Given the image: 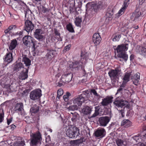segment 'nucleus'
I'll use <instances>...</instances> for the list:
<instances>
[{
  "label": "nucleus",
  "mask_w": 146,
  "mask_h": 146,
  "mask_svg": "<svg viewBox=\"0 0 146 146\" xmlns=\"http://www.w3.org/2000/svg\"><path fill=\"white\" fill-rule=\"evenodd\" d=\"M128 102L123 99L118 100L117 98H116L115 100L113 102V104L117 107L122 108L125 106Z\"/></svg>",
  "instance_id": "nucleus-11"
},
{
  "label": "nucleus",
  "mask_w": 146,
  "mask_h": 146,
  "mask_svg": "<svg viewBox=\"0 0 146 146\" xmlns=\"http://www.w3.org/2000/svg\"><path fill=\"white\" fill-rule=\"evenodd\" d=\"M10 31L13 29H15L16 28V26L15 25H11L8 28Z\"/></svg>",
  "instance_id": "nucleus-51"
},
{
  "label": "nucleus",
  "mask_w": 146,
  "mask_h": 146,
  "mask_svg": "<svg viewBox=\"0 0 146 146\" xmlns=\"http://www.w3.org/2000/svg\"><path fill=\"white\" fill-rule=\"evenodd\" d=\"M25 25L24 29L28 32V34L29 33L31 32L34 28V24L29 20H27L25 21Z\"/></svg>",
  "instance_id": "nucleus-8"
},
{
  "label": "nucleus",
  "mask_w": 146,
  "mask_h": 146,
  "mask_svg": "<svg viewBox=\"0 0 146 146\" xmlns=\"http://www.w3.org/2000/svg\"><path fill=\"white\" fill-rule=\"evenodd\" d=\"M56 53L55 51L52 50H48V52L46 55V58L50 60L54 56Z\"/></svg>",
  "instance_id": "nucleus-17"
},
{
  "label": "nucleus",
  "mask_w": 146,
  "mask_h": 146,
  "mask_svg": "<svg viewBox=\"0 0 146 146\" xmlns=\"http://www.w3.org/2000/svg\"><path fill=\"white\" fill-rule=\"evenodd\" d=\"M23 43L27 47H32L33 51L35 50L36 41L30 36H26L23 37Z\"/></svg>",
  "instance_id": "nucleus-3"
},
{
  "label": "nucleus",
  "mask_w": 146,
  "mask_h": 146,
  "mask_svg": "<svg viewBox=\"0 0 146 146\" xmlns=\"http://www.w3.org/2000/svg\"><path fill=\"white\" fill-rule=\"evenodd\" d=\"M95 112L91 116V117H94L98 115L99 113V111L100 109V107L96 106L95 108Z\"/></svg>",
  "instance_id": "nucleus-34"
},
{
  "label": "nucleus",
  "mask_w": 146,
  "mask_h": 146,
  "mask_svg": "<svg viewBox=\"0 0 146 146\" xmlns=\"http://www.w3.org/2000/svg\"><path fill=\"white\" fill-rule=\"evenodd\" d=\"M140 8H136L135 10L133 13L135 14V18L134 20H135L138 17H139L141 14V13L139 12Z\"/></svg>",
  "instance_id": "nucleus-29"
},
{
  "label": "nucleus",
  "mask_w": 146,
  "mask_h": 146,
  "mask_svg": "<svg viewBox=\"0 0 146 146\" xmlns=\"http://www.w3.org/2000/svg\"><path fill=\"white\" fill-rule=\"evenodd\" d=\"M91 111V109L88 106L86 107L82 110V112L86 115H88L90 113Z\"/></svg>",
  "instance_id": "nucleus-27"
},
{
  "label": "nucleus",
  "mask_w": 146,
  "mask_h": 146,
  "mask_svg": "<svg viewBox=\"0 0 146 146\" xmlns=\"http://www.w3.org/2000/svg\"><path fill=\"white\" fill-rule=\"evenodd\" d=\"M22 61L24 62L26 66H28V68H24L22 71L19 76L20 79L22 80H25L28 77V68L29 66L31 64V61L29 58H28L26 55L22 54Z\"/></svg>",
  "instance_id": "nucleus-1"
},
{
  "label": "nucleus",
  "mask_w": 146,
  "mask_h": 146,
  "mask_svg": "<svg viewBox=\"0 0 146 146\" xmlns=\"http://www.w3.org/2000/svg\"><path fill=\"white\" fill-rule=\"evenodd\" d=\"M94 134L96 138L99 139L100 137V129H98L96 131Z\"/></svg>",
  "instance_id": "nucleus-38"
},
{
  "label": "nucleus",
  "mask_w": 146,
  "mask_h": 146,
  "mask_svg": "<svg viewBox=\"0 0 146 146\" xmlns=\"http://www.w3.org/2000/svg\"><path fill=\"white\" fill-rule=\"evenodd\" d=\"M121 35L119 34H117V35H115L113 38V41H119L120 38L121 37Z\"/></svg>",
  "instance_id": "nucleus-40"
},
{
  "label": "nucleus",
  "mask_w": 146,
  "mask_h": 146,
  "mask_svg": "<svg viewBox=\"0 0 146 146\" xmlns=\"http://www.w3.org/2000/svg\"><path fill=\"white\" fill-rule=\"evenodd\" d=\"M38 106L36 104H35L31 108L30 112L31 114H32L33 113H36L38 111Z\"/></svg>",
  "instance_id": "nucleus-24"
},
{
  "label": "nucleus",
  "mask_w": 146,
  "mask_h": 146,
  "mask_svg": "<svg viewBox=\"0 0 146 146\" xmlns=\"http://www.w3.org/2000/svg\"><path fill=\"white\" fill-rule=\"evenodd\" d=\"M134 58V55L133 54L131 55L130 57V59L131 61H132Z\"/></svg>",
  "instance_id": "nucleus-53"
},
{
  "label": "nucleus",
  "mask_w": 146,
  "mask_h": 146,
  "mask_svg": "<svg viewBox=\"0 0 146 146\" xmlns=\"http://www.w3.org/2000/svg\"><path fill=\"white\" fill-rule=\"evenodd\" d=\"M67 29L70 32H74V30L72 27V25L71 24L69 23L66 26Z\"/></svg>",
  "instance_id": "nucleus-36"
},
{
  "label": "nucleus",
  "mask_w": 146,
  "mask_h": 146,
  "mask_svg": "<svg viewBox=\"0 0 146 146\" xmlns=\"http://www.w3.org/2000/svg\"><path fill=\"white\" fill-rule=\"evenodd\" d=\"M34 33V36L36 38L39 40H42L43 36L42 35V31L41 29H36Z\"/></svg>",
  "instance_id": "nucleus-13"
},
{
  "label": "nucleus",
  "mask_w": 146,
  "mask_h": 146,
  "mask_svg": "<svg viewBox=\"0 0 146 146\" xmlns=\"http://www.w3.org/2000/svg\"><path fill=\"white\" fill-rule=\"evenodd\" d=\"M116 143L118 146H122L123 144V142L121 139H117L116 140Z\"/></svg>",
  "instance_id": "nucleus-42"
},
{
  "label": "nucleus",
  "mask_w": 146,
  "mask_h": 146,
  "mask_svg": "<svg viewBox=\"0 0 146 146\" xmlns=\"http://www.w3.org/2000/svg\"><path fill=\"white\" fill-rule=\"evenodd\" d=\"M125 8L123 7H122L119 11L118 12V14L119 15H122L123 13V12L124 11V10L125 9Z\"/></svg>",
  "instance_id": "nucleus-48"
},
{
  "label": "nucleus",
  "mask_w": 146,
  "mask_h": 146,
  "mask_svg": "<svg viewBox=\"0 0 146 146\" xmlns=\"http://www.w3.org/2000/svg\"><path fill=\"white\" fill-rule=\"evenodd\" d=\"M131 75V73L130 72L126 73L123 78V80L127 82L129 81V78Z\"/></svg>",
  "instance_id": "nucleus-32"
},
{
  "label": "nucleus",
  "mask_w": 146,
  "mask_h": 146,
  "mask_svg": "<svg viewBox=\"0 0 146 146\" xmlns=\"http://www.w3.org/2000/svg\"><path fill=\"white\" fill-rule=\"evenodd\" d=\"M17 44V41L16 40H13L9 45V48L10 50H12L16 47Z\"/></svg>",
  "instance_id": "nucleus-26"
},
{
  "label": "nucleus",
  "mask_w": 146,
  "mask_h": 146,
  "mask_svg": "<svg viewBox=\"0 0 146 146\" xmlns=\"http://www.w3.org/2000/svg\"><path fill=\"white\" fill-rule=\"evenodd\" d=\"M60 82H58V86H59V87H61V86L63 84L62 83H60Z\"/></svg>",
  "instance_id": "nucleus-64"
},
{
  "label": "nucleus",
  "mask_w": 146,
  "mask_h": 146,
  "mask_svg": "<svg viewBox=\"0 0 146 146\" xmlns=\"http://www.w3.org/2000/svg\"><path fill=\"white\" fill-rule=\"evenodd\" d=\"M9 31L10 30L8 28L7 29L5 30V33H7L9 32Z\"/></svg>",
  "instance_id": "nucleus-63"
},
{
  "label": "nucleus",
  "mask_w": 146,
  "mask_h": 146,
  "mask_svg": "<svg viewBox=\"0 0 146 146\" xmlns=\"http://www.w3.org/2000/svg\"><path fill=\"white\" fill-rule=\"evenodd\" d=\"M4 114L2 113L0 114V123L2 122L4 119Z\"/></svg>",
  "instance_id": "nucleus-50"
},
{
  "label": "nucleus",
  "mask_w": 146,
  "mask_h": 146,
  "mask_svg": "<svg viewBox=\"0 0 146 146\" xmlns=\"http://www.w3.org/2000/svg\"><path fill=\"white\" fill-rule=\"evenodd\" d=\"M128 44L127 43L118 45L115 50L118 54L121 52L125 53V51H127L128 49Z\"/></svg>",
  "instance_id": "nucleus-10"
},
{
  "label": "nucleus",
  "mask_w": 146,
  "mask_h": 146,
  "mask_svg": "<svg viewBox=\"0 0 146 146\" xmlns=\"http://www.w3.org/2000/svg\"><path fill=\"white\" fill-rule=\"evenodd\" d=\"M72 74L71 73H66L62 76L61 80L64 83H68L72 80Z\"/></svg>",
  "instance_id": "nucleus-9"
},
{
  "label": "nucleus",
  "mask_w": 146,
  "mask_h": 146,
  "mask_svg": "<svg viewBox=\"0 0 146 146\" xmlns=\"http://www.w3.org/2000/svg\"><path fill=\"white\" fill-rule=\"evenodd\" d=\"M78 108V106L77 105L74 104L70 106L68 108L69 110L74 111L77 110Z\"/></svg>",
  "instance_id": "nucleus-35"
},
{
  "label": "nucleus",
  "mask_w": 146,
  "mask_h": 146,
  "mask_svg": "<svg viewBox=\"0 0 146 146\" xmlns=\"http://www.w3.org/2000/svg\"><path fill=\"white\" fill-rule=\"evenodd\" d=\"M134 79L139 80L140 79V74L139 73L136 74L134 76Z\"/></svg>",
  "instance_id": "nucleus-46"
},
{
  "label": "nucleus",
  "mask_w": 146,
  "mask_h": 146,
  "mask_svg": "<svg viewBox=\"0 0 146 146\" xmlns=\"http://www.w3.org/2000/svg\"><path fill=\"white\" fill-rule=\"evenodd\" d=\"M100 36L99 33H95L93 35V40L95 45H99L100 42Z\"/></svg>",
  "instance_id": "nucleus-15"
},
{
  "label": "nucleus",
  "mask_w": 146,
  "mask_h": 146,
  "mask_svg": "<svg viewBox=\"0 0 146 146\" xmlns=\"http://www.w3.org/2000/svg\"><path fill=\"white\" fill-rule=\"evenodd\" d=\"M117 59L120 61L126 62L127 60L128 55L125 53H120L117 55Z\"/></svg>",
  "instance_id": "nucleus-14"
},
{
  "label": "nucleus",
  "mask_w": 146,
  "mask_h": 146,
  "mask_svg": "<svg viewBox=\"0 0 146 146\" xmlns=\"http://www.w3.org/2000/svg\"><path fill=\"white\" fill-rule=\"evenodd\" d=\"M4 61L7 62L8 63L11 62L13 60L12 54L10 52L7 53L4 58Z\"/></svg>",
  "instance_id": "nucleus-22"
},
{
  "label": "nucleus",
  "mask_w": 146,
  "mask_h": 146,
  "mask_svg": "<svg viewBox=\"0 0 146 146\" xmlns=\"http://www.w3.org/2000/svg\"><path fill=\"white\" fill-rule=\"evenodd\" d=\"M50 9L48 8H46L44 6H42V11L43 13H45L49 12Z\"/></svg>",
  "instance_id": "nucleus-47"
},
{
  "label": "nucleus",
  "mask_w": 146,
  "mask_h": 146,
  "mask_svg": "<svg viewBox=\"0 0 146 146\" xmlns=\"http://www.w3.org/2000/svg\"><path fill=\"white\" fill-rule=\"evenodd\" d=\"M113 98L112 96H107L106 98L102 99V102H101V104L104 106H106L113 102Z\"/></svg>",
  "instance_id": "nucleus-12"
},
{
  "label": "nucleus",
  "mask_w": 146,
  "mask_h": 146,
  "mask_svg": "<svg viewBox=\"0 0 146 146\" xmlns=\"http://www.w3.org/2000/svg\"><path fill=\"white\" fill-rule=\"evenodd\" d=\"M71 96V94L68 92H66V94L64 96L63 98L64 100L66 102H67L68 100L69 97Z\"/></svg>",
  "instance_id": "nucleus-37"
},
{
  "label": "nucleus",
  "mask_w": 146,
  "mask_h": 146,
  "mask_svg": "<svg viewBox=\"0 0 146 146\" xmlns=\"http://www.w3.org/2000/svg\"><path fill=\"white\" fill-rule=\"evenodd\" d=\"M121 70L118 68H115L114 70H111L108 72L109 76L112 80L115 82L119 79V74L121 73Z\"/></svg>",
  "instance_id": "nucleus-5"
},
{
  "label": "nucleus",
  "mask_w": 146,
  "mask_h": 146,
  "mask_svg": "<svg viewBox=\"0 0 146 146\" xmlns=\"http://www.w3.org/2000/svg\"><path fill=\"white\" fill-rule=\"evenodd\" d=\"M119 112L121 114L122 117H123L124 116V110H123L121 109V110H119Z\"/></svg>",
  "instance_id": "nucleus-54"
},
{
  "label": "nucleus",
  "mask_w": 146,
  "mask_h": 146,
  "mask_svg": "<svg viewBox=\"0 0 146 146\" xmlns=\"http://www.w3.org/2000/svg\"><path fill=\"white\" fill-rule=\"evenodd\" d=\"M42 95L41 90L37 89L31 91L30 95V99L33 100L39 99Z\"/></svg>",
  "instance_id": "nucleus-7"
},
{
  "label": "nucleus",
  "mask_w": 146,
  "mask_h": 146,
  "mask_svg": "<svg viewBox=\"0 0 146 146\" xmlns=\"http://www.w3.org/2000/svg\"><path fill=\"white\" fill-rule=\"evenodd\" d=\"M110 119L107 116L101 117V126H106Z\"/></svg>",
  "instance_id": "nucleus-19"
},
{
  "label": "nucleus",
  "mask_w": 146,
  "mask_h": 146,
  "mask_svg": "<svg viewBox=\"0 0 146 146\" xmlns=\"http://www.w3.org/2000/svg\"><path fill=\"white\" fill-rule=\"evenodd\" d=\"M82 22V19L81 18L78 17L76 18L75 23L76 25L78 27H80L81 23Z\"/></svg>",
  "instance_id": "nucleus-31"
},
{
  "label": "nucleus",
  "mask_w": 146,
  "mask_h": 146,
  "mask_svg": "<svg viewBox=\"0 0 146 146\" xmlns=\"http://www.w3.org/2000/svg\"><path fill=\"white\" fill-rule=\"evenodd\" d=\"M101 115H106L107 114V112H103L102 111H101Z\"/></svg>",
  "instance_id": "nucleus-62"
},
{
  "label": "nucleus",
  "mask_w": 146,
  "mask_h": 146,
  "mask_svg": "<svg viewBox=\"0 0 146 146\" xmlns=\"http://www.w3.org/2000/svg\"><path fill=\"white\" fill-rule=\"evenodd\" d=\"M10 127H11V129L12 130H13L16 128L15 125L14 124L11 125Z\"/></svg>",
  "instance_id": "nucleus-56"
},
{
  "label": "nucleus",
  "mask_w": 146,
  "mask_h": 146,
  "mask_svg": "<svg viewBox=\"0 0 146 146\" xmlns=\"http://www.w3.org/2000/svg\"><path fill=\"white\" fill-rule=\"evenodd\" d=\"M121 126H123L125 128H127L131 126V122L129 119L123 120L121 123Z\"/></svg>",
  "instance_id": "nucleus-20"
},
{
  "label": "nucleus",
  "mask_w": 146,
  "mask_h": 146,
  "mask_svg": "<svg viewBox=\"0 0 146 146\" xmlns=\"http://www.w3.org/2000/svg\"><path fill=\"white\" fill-rule=\"evenodd\" d=\"M23 104L22 103H17L16 104L14 110L16 112H21L23 110Z\"/></svg>",
  "instance_id": "nucleus-18"
},
{
  "label": "nucleus",
  "mask_w": 146,
  "mask_h": 146,
  "mask_svg": "<svg viewBox=\"0 0 146 146\" xmlns=\"http://www.w3.org/2000/svg\"><path fill=\"white\" fill-rule=\"evenodd\" d=\"M89 94V92L87 90L83 92L81 95L79 96L77 98L74 99L73 101V103L74 104L78 106H81L82 103L84 102L85 98H88V94Z\"/></svg>",
  "instance_id": "nucleus-2"
},
{
  "label": "nucleus",
  "mask_w": 146,
  "mask_h": 146,
  "mask_svg": "<svg viewBox=\"0 0 146 146\" xmlns=\"http://www.w3.org/2000/svg\"><path fill=\"white\" fill-rule=\"evenodd\" d=\"M131 19H134V18H135V14H134L133 13L131 17Z\"/></svg>",
  "instance_id": "nucleus-60"
},
{
  "label": "nucleus",
  "mask_w": 146,
  "mask_h": 146,
  "mask_svg": "<svg viewBox=\"0 0 146 146\" xmlns=\"http://www.w3.org/2000/svg\"><path fill=\"white\" fill-rule=\"evenodd\" d=\"M63 91L62 89L60 88L58 89L57 91V98L59 99L60 97L63 95Z\"/></svg>",
  "instance_id": "nucleus-39"
},
{
  "label": "nucleus",
  "mask_w": 146,
  "mask_h": 146,
  "mask_svg": "<svg viewBox=\"0 0 146 146\" xmlns=\"http://www.w3.org/2000/svg\"><path fill=\"white\" fill-rule=\"evenodd\" d=\"M25 19H27V20H29L31 18L32 12L31 10L26 9L25 11Z\"/></svg>",
  "instance_id": "nucleus-25"
},
{
  "label": "nucleus",
  "mask_w": 146,
  "mask_h": 146,
  "mask_svg": "<svg viewBox=\"0 0 146 146\" xmlns=\"http://www.w3.org/2000/svg\"><path fill=\"white\" fill-rule=\"evenodd\" d=\"M12 119H7V123L8 125H9L10 123L12 121Z\"/></svg>",
  "instance_id": "nucleus-58"
},
{
  "label": "nucleus",
  "mask_w": 146,
  "mask_h": 146,
  "mask_svg": "<svg viewBox=\"0 0 146 146\" xmlns=\"http://www.w3.org/2000/svg\"><path fill=\"white\" fill-rule=\"evenodd\" d=\"M123 90H124V89H123V88L120 87V88L117 90V92L116 94H117V93L118 92H120V91Z\"/></svg>",
  "instance_id": "nucleus-57"
},
{
  "label": "nucleus",
  "mask_w": 146,
  "mask_h": 146,
  "mask_svg": "<svg viewBox=\"0 0 146 146\" xmlns=\"http://www.w3.org/2000/svg\"><path fill=\"white\" fill-rule=\"evenodd\" d=\"M66 134L68 136L71 138H74L80 135L79 130L76 127L70 126L66 131Z\"/></svg>",
  "instance_id": "nucleus-4"
},
{
  "label": "nucleus",
  "mask_w": 146,
  "mask_h": 146,
  "mask_svg": "<svg viewBox=\"0 0 146 146\" xmlns=\"http://www.w3.org/2000/svg\"><path fill=\"white\" fill-rule=\"evenodd\" d=\"M106 134V131L104 128H101V138L103 137Z\"/></svg>",
  "instance_id": "nucleus-45"
},
{
  "label": "nucleus",
  "mask_w": 146,
  "mask_h": 146,
  "mask_svg": "<svg viewBox=\"0 0 146 146\" xmlns=\"http://www.w3.org/2000/svg\"><path fill=\"white\" fill-rule=\"evenodd\" d=\"M125 86L123 84V83L121 84V85L120 86L121 87L123 88V89H124V90H125V89L124 88Z\"/></svg>",
  "instance_id": "nucleus-61"
},
{
  "label": "nucleus",
  "mask_w": 146,
  "mask_h": 146,
  "mask_svg": "<svg viewBox=\"0 0 146 146\" xmlns=\"http://www.w3.org/2000/svg\"><path fill=\"white\" fill-rule=\"evenodd\" d=\"M25 145V142L24 140L18 141L13 144V146H24Z\"/></svg>",
  "instance_id": "nucleus-30"
},
{
  "label": "nucleus",
  "mask_w": 146,
  "mask_h": 146,
  "mask_svg": "<svg viewBox=\"0 0 146 146\" xmlns=\"http://www.w3.org/2000/svg\"><path fill=\"white\" fill-rule=\"evenodd\" d=\"M90 94H93L95 96L97 97H98V96L96 91L94 89H92L91 90Z\"/></svg>",
  "instance_id": "nucleus-43"
},
{
  "label": "nucleus",
  "mask_w": 146,
  "mask_h": 146,
  "mask_svg": "<svg viewBox=\"0 0 146 146\" xmlns=\"http://www.w3.org/2000/svg\"><path fill=\"white\" fill-rule=\"evenodd\" d=\"M113 9H111V12H110V11H108L106 15V20H111L112 19V16L113 15Z\"/></svg>",
  "instance_id": "nucleus-28"
},
{
  "label": "nucleus",
  "mask_w": 146,
  "mask_h": 146,
  "mask_svg": "<svg viewBox=\"0 0 146 146\" xmlns=\"http://www.w3.org/2000/svg\"><path fill=\"white\" fill-rule=\"evenodd\" d=\"M90 6L91 8L92 9H94L95 12H96L99 11L100 7V5H98L97 4H87L86 5V6Z\"/></svg>",
  "instance_id": "nucleus-21"
},
{
  "label": "nucleus",
  "mask_w": 146,
  "mask_h": 146,
  "mask_svg": "<svg viewBox=\"0 0 146 146\" xmlns=\"http://www.w3.org/2000/svg\"><path fill=\"white\" fill-rule=\"evenodd\" d=\"M139 81V80H136L133 79V84L137 86L138 85Z\"/></svg>",
  "instance_id": "nucleus-52"
},
{
  "label": "nucleus",
  "mask_w": 146,
  "mask_h": 146,
  "mask_svg": "<svg viewBox=\"0 0 146 146\" xmlns=\"http://www.w3.org/2000/svg\"><path fill=\"white\" fill-rule=\"evenodd\" d=\"M82 66V64H80V61H76L72 62L70 65V68L74 69L76 70H78Z\"/></svg>",
  "instance_id": "nucleus-16"
},
{
  "label": "nucleus",
  "mask_w": 146,
  "mask_h": 146,
  "mask_svg": "<svg viewBox=\"0 0 146 146\" xmlns=\"http://www.w3.org/2000/svg\"><path fill=\"white\" fill-rule=\"evenodd\" d=\"M140 53L142 55L146 56V46L142 47L140 48Z\"/></svg>",
  "instance_id": "nucleus-33"
},
{
  "label": "nucleus",
  "mask_w": 146,
  "mask_h": 146,
  "mask_svg": "<svg viewBox=\"0 0 146 146\" xmlns=\"http://www.w3.org/2000/svg\"><path fill=\"white\" fill-rule=\"evenodd\" d=\"M83 138H81L80 139L77 140V141H78V143H81L83 142Z\"/></svg>",
  "instance_id": "nucleus-55"
},
{
  "label": "nucleus",
  "mask_w": 146,
  "mask_h": 146,
  "mask_svg": "<svg viewBox=\"0 0 146 146\" xmlns=\"http://www.w3.org/2000/svg\"><path fill=\"white\" fill-rule=\"evenodd\" d=\"M23 68V64L21 62H19L15 64L13 68V70L15 72H18Z\"/></svg>",
  "instance_id": "nucleus-23"
},
{
  "label": "nucleus",
  "mask_w": 146,
  "mask_h": 146,
  "mask_svg": "<svg viewBox=\"0 0 146 146\" xmlns=\"http://www.w3.org/2000/svg\"><path fill=\"white\" fill-rule=\"evenodd\" d=\"M130 0H125L124 1V3L123 6L126 9L128 7V5L129 4V2Z\"/></svg>",
  "instance_id": "nucleus-41"
},
{
  "label": "nucleus",
  "mask_w": 146,
  "mask_h": 146,
  "mask_svg": "<svg viewBox=\"0 0 146 146\" xmlns=\"http://www.w3.org/2000/svg\"><path fill=\"white\" fill-rule=\"evenodd\" d=\"M140 135L138 134L136 135H135L132 137V138L134 140L137 142V141L139 140Z\"/></svg>",
  "instance_id": "nucleus-49"
},
{
  "label": "nucleus",
  "mask_w": 146,
  "mask_h": 146,
  "mask_svg": "<svg viewBox=\"0 0 146 146\" xmlns=\"http://www.w3.org/2000/svg\"><path fill=\"white\" fill-rule=\"evenodd\" d=\"M70 46L69 45L66 46L65 47V50H66V51L68 50L70 48Z\"/></svg>",
  "instance_id": "nucleus-59"
},
{
  "label": "nucleus",
  "mask_w": 146,
  "mask_h": 146,
  "mask_svg": "<svg viewBox=\"0 0 146 146\" xmlns=\"http://www.w3.org/2000/svg\"><path fill=\"white\" fill-rule=\"evenodd\" d=\"M54 33L56 35L59 36V38H58V40L60 41H61L62 39L60 37V34L57 30H54Z\"/></svg>",
  "instance_id": "nucleus-44"
},
{
  "label": "nucleus",
  "mask_w": 146,
  "mask_h": 146,
  "mask_svg": "<svg viewBox=\"0 0 146 146\" xmlns=\"http://www.w3.org/2000/svg\"><path fill=\"white\" fill-rule=\"evenodd\" d=\"M31 142L30 144L32 145H36L38 142L41 138V135L40 133L37 134H30Z\"/></svg>",
  "instance_id": "nucleus-6"
}]
</instances>
